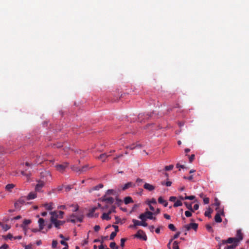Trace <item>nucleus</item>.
<instances>
[{
    "label": "nucleus",
    "instance_id": "obj_61",
    "mask_svg": "<svg viewBox=\"0 0 249 249\" xmlns=\"http://www.w3.org/2000/svg\"><path fill=\"white\" fill-rule=\"evenodd\" d=\"M56 168L58 170L61 171L62 170V164H59L56 165Z\"/></svg>",
    "mask_w": 249,
    "mask_h": 249
},
{
    "label": "nucleus",
    "instance_id": "obj_22",
    "mask_svg": "<svg viewBox=\"0 0 249 249\" xmlns=\"http://www.w3.org/2000/svg\"><path fill=\"white\" fill-rule=\"evenodd\" d=\"M135 186V185H133L132 182H128L127 183L125 184L123 186V187L122 188V189L123 190H125L128 189L129 187H133V186Z\"/></svg>",
    "mask_w": 249,
    "mask_h": 249
},
{
    "label": "nucleus",
    "instance_id": "obj_27",
    "mask_svg": "<svg viewBox=\"0 0 249 249\" xmlns=\"http://www.w3.org/2000/svg\"><path fill=\"white\" fill-rule=\"evenodd\" d=\"M101 218L103 220H109L111 219V217L106 213H104Z\"/></svg>",
    "mask_w": 249,
    "mask_h": 249
},
{
    "label": "nucleus",
    "instance_id": "obj_46",
    "mask_svg": "<svg viewBox=\"0 0 249 249\" xmlns=\"http://www.w3.org/2000/svg\"><path fill=\"white\" fill-rule=\"evenodd\" d=\"M136 146H140V145H137L136 146L134 144H133L132 145H130L127 147V148H129L130 149H134Z\"/></svg>",
    "mask_w": 249,
    "mask_h": 249
},
{
    "label": "nucleus",
    "instance_id": "obj_24",
    "mask_svg": "<svg viewBox=\"0 0 249 249\" xmlns=\"http://www.w3.org/2000/svg\"><path fill=\"white\" fill-rule=\"evenodd\" d=\"M146 213L147 214V219H151V220H156V217L153 216V213L149 212V211H147Z\"/></svg>",
    "mask_w": 249,
    "mask_h": 249
},
{
    "label": "nucleus",
    "instance_id": "obj_36",
    "mask_svg": "<svg viewBox=\"0 0 249 249\" xmlns=\"http://www.w3.org/2000/svg\"><path fill=\"white\" fill-rule=\"evenodd\" d=\"M182 203L180 200H177L174 204V207H177L182 206Z\"/></svg>",
    "mask_w": 249,
    "mask_h": 249
},
{
    "label": "nucleus",
    "instance_id": "obj_53",
    "mask_svg": "<svg viewBox=\"0 0 249 249\" xmlns=\"http://www.w3.org/2000/svg\"><path fill=\"white\" fill-rule=\"evenodd\" d=\"M116 207L114 205H112L109 210L112 212V213H116Z\"/></svg>",
    "mask_w": 249,
    "mask_h": 249
},
{
    "label": "nucleus",
    "instance_id": "obj_62",
    "mask_svg": "<svg viewBox=\"0 0 249 249\" xmlns=\"http://www.w3.org/2000/svg\"><path fill=\"white\" fill-rule=\"evenodd\" d=\"M136 182L138 184V185H139L140 183H141L142 182H143V180L142 179L140 178H138L136 179Z\"/></svg>",
    "mask_w": 249,
    "mask_h": 249
},
{
    "label": "nucleus",
    "instance_id": "obj_26",
    "mask_svg": "<svg viewBox=\"0 0 249 249\" xmlns=\"http://www.w3.org/2000/svg\"><path fill=\"white\" fill-rule=\"evenodd\" d=\"M103 184L102 183L99 184L98 185L94 186L92 189V191H98L99 189L102 188L103 187Z\"/></svg>",
    "mask_w": 249,
    "mask_h": 249
},
{
    "label": "nucleus",
    "instance_id": "obj_31",
    "mask_svg": "<svg viewBox=\"0 0 249 249\" xmlns=\"http://www.w3.org/2000/svg\"><path fill=\"white\" fill-rule=\"evenodd\" d=\"M43 186V184L42 183L37 184L35 188L36 191L39 192Z\"/></svg>",
    "mask_w": 249,
    "mask_h": 249
},
{
    "label": "nucleus",
    "instance_id": "obj_41",
    "mask_svg": "<svg viewBox=\"0 0 249 249\" xmlns=\"http://www.w3.org/2000/svg\"><path fill=\"white\" fill-rule=\"evenodd\" d=\"M192 212L191 211H185V216L187 217H189L190 216H192Z\"/></svg>",
    "mask_w": 249,
    "mask_h": 249
},
{
    "label": "nucleus",
    "instance_id": "obj_34",
    "mask_svg": "<svg viewBox=\"0 0 249 249\" xmlns=\"http://www.w3.org/2000/svg\"><path fill=\"white\" fill-rule=\"evenodd\" d=\"M70 207H72V209L71 210L73 212H76L78 210V206L77 205L71 204V205H70Z\"/></svg>",
    "mask_w": 249,
    "mask_h": 249
},
{
    "label": "nucleus",
    "instance_id": "obj_17",
    "mask_svg": "<svg viewBox=\"0 0 249 249\" xmlns=\"http://www.w3.org/2000/svg\"><path fill=\"white\" fill-rule=\"evenodd\" d=\"M71 169L72 171L78 173L79 174H81V168L76 166L75 165H72L71 166Z\"/></svg>",
    "mask_w": 249,
    "mask_h": 249
},
{
    "label": "nucleus",
    "instance_id": "obj_43",
    "mask_svg": "<svg viewBox=\"0 0 249 249\" xmlns=\"http://www.w3.org/2000/svg\"><path fill=\"white\" fill-rule=\"evenodd\" d=\"M189 227L188 225H185L183 226L181 228V231H189Z\"/></svg>",
    "mask_w": 249,
    "mask_h": 249
},
{
    "label": "nucleus",
    "instance_id": "obj_2",
    "mask_svg": "<svg viewBox=\"0 0 249 249\" xmlns=\"http://www.w3.org/2000/svg\"><path fill=\"white\" fill-rule=\"evenodd\" d=\"M83 215L80 213H72L67 218V221L75 223L83 221Z\"/></svg>",
    "mask_w": 249,
    "mask_h": 249
},
{
    "label": "nucleus",
    "instance_id": "obj_37",
    "mask_svg": "<svg viewBox=\"0 0 249 249\" xmlns=\"http://www.w3.org/2000/svg\"><path fill=\"white\" fill-rule=\"evenodd\" d=\"M168 228L172 231H176V228L175 226L172 224H170L168 225Z\"/></svg>",
    "mask_w": 249,
    "mask_h": 249
},
{
    "label": "nucleus",
    "instance_id": "obj_58",
    "mask_svg": "<svg viewBox=\"0 0 249 249\" xmlns=\"http://www.w3.org/2000/svg\"><path fill=\"white\" fill-rule=\"evenodd\" d=\"M8 248V245L5 244L0 247V249H7Z\"/></svg>",
    "mask_w": 249,
    "mask_h": 249
},
{
    "label": "nucleus",
    "instance_id": "obj_50",
    "mask_svg": "<svg viewBox=\"0 0 249 249\" xmlns=\"http://www.w3.org/2000/svg\"><path fill=\"white\" fill-rule=\"evenodd\" d=\"M203 202L205 204H207L209 203V198L208 197H205L203 198Z\"/></svg>",
    "mask_w": 249,
    "mask_h": 249
},
{
    "label": "nucleus",
    "instance_id": "obj_3",
    "mask_svg": "<svg viewBox=\"0 0 249 249\" xmlns=\"http://www.w3.org/2000/svg\"><path fill=\"white\" fill-rule=\"evenodd\" d=\"M154 113L148 112L146 113H140L138 116V121L141 123L145 122V120L151 118Z\"/></svg>",
    "mask_w": 249,
    "mask_h": 249
},
{
    "label": "nucleus",
    "instance_id": "obj_38",
    "mask_svg": "<svg viewBox=\"0 0 249 249\" xmlns=\"http://www.w3.org/2000/svg\"><path fill=\"white\" fill-rule=\"evenodd\" d=\"M173 167H174V165H172V164L169 165L168 166H165L164 170L165 171H170V170H172Z\"/></svg>",
    "mask_w": 249,
    "mask_h": 249
},
{
    "label": "nucleus",
    "instance_id": "obj_48",
    "mask_svg": "<svg viewBox=\"0 0 249 249\" xmlns=\"http://www.w3.org/2000/svg\"><path fill=\"white\" fill-rule=\"evenodd\" d=\"M157 203V201H156V199L154 198H152V199H151V200L149 201L148 202V204H156Z\"/></svg>",
    "mask_w": 249,
    "mask_h": 249
},
{
    "label": "nucleus",
    "instance_id": "obj_5",
    "mask_svg": "<svg viewBox=\"0 0 249 249\" xmlns=\"http://www.w3.org/2000/svg\"><path fill=\"white\" fill-rule=\"evenodd\" d=\"M135 237L144 241L147 240V236L142 230H139L137 233L135 235Z\"/></svg>",
    "mask_w": 249,
    "mask_h": 249
},
{
    "label": "nucleus",
    "instance_id": "obj_12",
    "mask_svg": "<svg viewBox=\"0 0 249 249\" xmlns=\"http://www.w3.org/2000/svg\"><path fill=\"white\" fill-rule=\"evenodd\" d=\"M159 203L162 204L164 207H166L168 206V202L163 199L162 196H160L158 198Z\"/></svg>",
    "mask_w": 249,
    "mask_h": 249
},
{
    "label": "nucleus",
    "instance_id": "obj_19",
    "mask_svg": "<svg viewBox=\"0 0 249 249\" xmlns=\"http://www.w3.org/2000/svg\"><path fill=\"white\" fill-rule=\"evenodd\" d=\"M132 222L134 224H133V225H130V228H135L137 226H141V221H139L138 220L133 219L132 220Z\"/></svg>",
    "mask_w": 249,
    "mask_h": 249
},
{
    "label": "nucleus",
    "instance_id": "obj_21",
    "mask_svg": "<svg viewBox=\"0 0 249 249\" xmlns=\"http://www.w3.org/2000/svg\"><path fill=\"white\" fill-rule=\"evenodd\" d=\"M133 202L132 198L130 196H126L124 198V203L125 204H128Z\"/></svg>",
    "mask_w": 249,
    "mask_h": 249
},
{
    "label": "nucleus",
    "instance_id": "obj_33",
    "mask_svg": "<svg viewBox=\"0 0 249 249\" xmlns=\"http://www.w3.org/2000/svg\"><path fill=\"white\" fill-rule=\"evenodd\" d=\"M73 185H68L65 187V191L69 192L73 188Z\"/></svg>",
    "mask_w": 249,
    "mask_h": 249
},
{
    "label": "nucleus",
    "instance_id": "obj_63",
    "mask_svg": "<svg viewBox=\"0 0 249 249\" xmlns=\"http://www.w3.org/2000/svg\"><path fill=\"white\" fill-rule=\"evenodd\" d=\"M198 208H199V205L198 204H196L195 205H194V208L193 209L194 211L195 210H198Z\"/></svg>",
    "mask_w": 249,
    "mask_h": 249
},
{
    "label": "nucleus",
    "instance_id": "obj_57",
    "mask_svg": "<svg viewBox=\"0 0 249 249\" xmlns=\"http://www.w3.org/2000/svg\"><path fill=\"white\" fill-rule=\"evenodd\" d=\"M116 204L118 206H119L122 202V201L118 198H117L116 199Z\"/></svg>",
    "mask_w": 249,
    "mask_h": 249
},
{
    "label": "nucleus",
    "instance_id": "obj_30",
    "mask_svg": "<svg viewBox=\"0 0 249 249\" xmlns=\"http://www.w3.org/2000/svg\"><path fill=\"white\" fill-rule=\"evenodd\" d=\"M238 245V243H233L231 245L228 246L226 247V249H235Z\"/></svg>",
    "mask_w": 249,
    "mask_h": 249
},
{
    "label": "nucleus",
    "instance_id": "obj_59",
    "mask_svg": "<svg viewBox=\"0 0 249 249\" xmlns=\"http://www.w3.org/2000/svg\"><path fill=\"white\" fill-rule=\"evenodd\" d=\"M100 229V226L99 225H96L94 227V231H98Z\"/></svg>",
    "mask_w": 249,
    "mask_h": 249
},
{
    "label": "nucleus",
    "instance_id": "obj_64",
    "mask_svg": "<svg viewBox=\"0 0 249 249\" xmlns=\"http://www.w3.org/2000/svg\"><path fill=\"white\" fill-rule=\"evenodd\" d=\"M176 167L178 168H184V166L183 165H180V164H179V163H177L176 164Z\"/></svg>",
    "mask_w": 249,
    "mask_h": 249
},
{
    "label": "nucleus",
    "instance_id": "obj_32",
    "mask_svg": "<svg viewBox=\"0 0 249 249\" xmlns=\"http://www.w3.org/2000/svg\"><path fill=\"white\" fill-rule=\"evenodd\" d=\"M68 239L63 236V249H68L69 246L68 244L65 242V240H68Z\"/></svg>",
    "mask_w": 249,
    "mask_h": 249
},
{
    "label": "nucleus",
    "instance_id": "obj_1",
    "mask_svg": "<svg viewBox=\"0 0 249 249\" xmlns=\"http://www.w3.org/2000/svg\"><path fill=\"white\" fill-rule=\"evenodd\" d=\"M50 213L51 215L50 220L52 224H53L56 228L60 229L62 222L58 220L57 219L62 217V211H54L53 212H51Z\"/></svg>",
    "mask_w": 249,
    "mask_h": 249
},
{
    "label": "nucleus",
    "instance_id": "obj_23",
    "mask_svg": "<svg viewBox=\"0 0 249 249\" xmlns=\"http://www.w3.org/2000/svg\"><path fill=\"white\" fill-rule=\"evenodd\" d=\"M147 214L146 213V212L144 213H142V214H141L138 218L142 220V221H146V219H147Z\"/></svg>",
    "mask_w": 249,
    "mask_h": 249
},
{
    "label": "nucleus",
    "instance_id": "obj_29",
    "mask_svg": "<svg viewBox=\"0 0 249 249\" xmlns=\"http://www.w3.org/2000/svg\"><path fill=\"white\" fill-rule=\"evenodd\" d=\"M184 204L185 205V206L186 207V208L190 211H191V212H194V210L192 208V203H188L186 202H184Z\"/></svg>",
    "mask_w": 249,
    "mask_h": 249
},
{
    "label": "nucleus",
    "instance_id": "obj_10",
    "mask_svg": "<svg viewBox=\"0 0 249 249\" xmlns=\"http://www.w3.org/2000/svg\"><path fill=\"white\" fill-rule=\"evenodd\" d=\"M235 238H236V240H237V241L238 243H239L240 241L242 240L243 236H242V234L241 233V230H237V233H236V237H235Z\"/></svg>",
    "mask_w": 249,
    "mask_h": 249
},
{
    "label": "nucleus",
    "instance_id": "obj_40",
    "mask_svg": "<svg viewBox=\"0 0 249 249\" xmlns=\"http://www.w3.org/2000/svg\"><path fill=\"white\" fill-rule=\"evenodd\" d=\"M161 185H166V186H170L172 185V182L170 181H167L166 182H161Z\"/></svg>",
    "mask_w": 249,
    "mask_h": 249
},
{
    "label": "nucleus",
    "instance_id": "obj_45",
    "mask_svg": "<svg viewBox=\"0 0 249 249\" xmlns=\"http://www.w3.org/2000/svg\"><path fill=\"white\" fill-rule=\"evenodd\" d=\"M31 222V221L30 220L25 219L24 220L23 224L24 225H29V224H30Z\"/></svg>",
    "mask_w": 249,
    "mask_h": 249
},
{
    "label": "nucleus",
    "instance_id": "obj_4",
    "mask_svg": "<svg viewBox=\"0 0 249 249\" xmlns=\"http://www.w3.org/2000/svg\"><path fill=\"white\" fill-rule=\"evenodd\" d=\"M27 197L25 196H22L15 203V207L16 208H19L21 205H23L26 203Z\"/></svg>",
    "mask_w": 249,
    "mask_h": 249
},
{
    "label": "nucleus",
    "instance_id": "obj_6",
    "mask_svg": "<svg viewBox=\"0 0 249 249\" xmlns=\"http://www.w3.org/2000/svg\"><path fill=\"white\" fill-rule=\"evenodd\" d=\"M221 215H224V211L223 210H219L216 213L214 217V220L216 223H220L222 221Z\"/></svg>",
    "mask_w": 249,
    "mask_h": 249
},
{
    "label": "nucleus",
    "instance_id": "obj_11",
    "mask_svg": "<svg viewBox=\"0 0 249 249\" xmlns=\"http://www.w3.org/2000/svg\"><path fill=\"white\" fill-rule=\"evenodd\" d=\"M94 167V166H89V164H86L81 168V173L86 172L89 169L93 168Z\"/></svg>",
    "mask_w": 249,
    "mask_h": 249
},
{
    "label": "nucleus",
    "instance_id": "obj_54",
    "mask_svg": "<svg viewBox=\"0 0 249 249\" xmlns=\"http://www.w3.org/2000/svg\"><path fill=\"white\" fill-rule=\"evenodd\" d=\"M21 174L23 176H26L28 178L30 176V174L26 173L25 171H21Z\"/></svg>",
    "mask_w": 249,
    "mask_h": 249
},
{
    "label": "nucleus",
    "instance_id": "obj_55",
    "mask_svg": "<svg viewBox=\"0 0 249 249\" xmlns=\"http://www.w3.org/2000/svg\"><path fill=\"white\" fill-rule=\"evenodd\" d=\"M206 229L210 232L213 231V229H212V227L209 225H207L206 226Z\"/></svg>",
    "mask_w": 249,
    "mask_h": 249
},
{
    "label": "nucleus",
    "instance_id": "obj_35",
    "mask_svg": "<svg viewBox=\"0 0 249 249\" xmlns=\"http://www.w3.org/2000/svg\"><path fill=\"white\" fill-rule=\"evenodd\" d=\"M109 246L112 249H118V247L116 246V243L114 242H111Z\"/></svg>",
    "mask_w": 249,
    "mask_h": 249
},
{
    "label": "nucleus",
    "instance_id": "obj_14",
    "mask_svg": "<svg viewBox=\"0 0 249 249\" xmlns=\"http://www.w3.org/2000/svg\"><path fill=\"white\" fill-rule=\"evenodd\" d=\"M26 197L27 200L33 199L36 197V194L35 192H30Z\"/></svg>",
    "mask_w": 249,
    "mask_h": 249
},
{
    "label": "nucleus",
    "instance_id": "obj_47",
    "mask_svg": "<svg viewBox=\"0 0 249 249\" xmlns=\"http://www.w3.org/2000/svg\"><path fill=\"white\" fill-rule=\"evenodd\" d=\"M180 234V231H178L173 237V239H177L178 238L179 235Z\"/></svg>",
    "mask_w": 249,
    "mask_h": 249
},
{
    "label": "nucleus",
    "instance_id": "obj_15",
    "mask_svg": "<svg viewBox=\"0 0 249 249\" xmlns=\"http://www.w3.org/2000/svg\"><path fill=\"white\" fill-rule=\"evenodd\" d=\"M186 225H188L189 227V230L193 229L195 231H196L198 228V224L195 223H191L189 224H186Z\"/></svg>",
    "mask_w": 249,
    "mask_h": 249
},
{
    "label": "nucleus",
    "instance_id": "obj_16",
    "mask_svg": "<svg viewBox=\"0 0 249 249\" xmlns=\"http://www.w3.org/2000/svg\"><path fill=\"white\" fill-rule=\"evenodd\" d=\"M35 158V164H40L42 162L43 159L40 156L36 155Z\"/></svg>",
    "mask_w": 249,
    "mask_h": 249
},
{
    "label": "nucleus",
    "instance_id": "obj_9",
    "mask_svg": "<svg viewBox=\"0 0 249 249\" xmlns=\"http://www.w3.org/2000/svg\"><path fill=\"white\" fill-rule=\"evenodd\" d=\"M143 188L149 191H152L155 189V187L154 186L148 183H144Z\"/></svg>",
    "mask_w": 249,
    "mask_h": 249
},
{
    "label": "nucleus",
    "instance_id": "obj_20",
    "mask_svg": "<svg viewBox=\"0 0 249 249\" xmlns=\"http://www.w3.org/2000/svg\"><path fill=\"white\" fill-rule=\"evenodd\" d=\"M212 211H213L211 208H210V207L208 208L205 212V213H204L205 216L208 217H211Z\"/></svg>",
    "mask_w": 249,
    "mask_h": 249
},
{
    "label": "nucleus",
    "instance_id": "obj_42",
    "mask_svg": "<svg viewBox=\"0 0 249 249\" xmlns=\"http://www.w3.org/2000/svg\"><path fill=\"white\" fill-rule=\"evenodd\" d=\"M14 236H13V235L11 233H8L5 237V239H14Z\"/></svg>",
    "mask_w": 249,
    "mask_h": 249
},
{
    "label": "nucleus",
    "instance_id": "obj_44",
    "mask_svg": "<svg viewBox=\"0 0 249 249\" xmlns=\"http://www.w3.org/2000/svg\"><path fill=\"white\" fill-rule=\"evenodd\" d=\"M57 245V241L53 240L52 242V248L54 249L56 247Z\"/></svg>",
    "mask_w": 249,
    "mask_h": 249
},
{
    "label": "nucleus",
    "instance_id": "obj_60",
    "mask_svg": "<svg viewBox=\"0 0 249 249\" xmlns=\"http://www.w3.org/2000/svg\"><path fill=\"white\" fill-rule=\"evenodd\" d=\"M176 196H172L170 197V198H169V200L172 202H174L176 201Z\"/></svg>",
    "mask_w": 249,
    "mask_h": 249
},
{
    "label": "nucleus",
    "instance_id": "obj_18",
    "mask_svg": "<svg viewBox=\"0 0 249 249\" xmlns=\"http://www.w3.org/2000/svg\"><path fill=\"white\" fill-rule=\"evenodd\" d=\"M53 203H45L43 205V206L45 207V209L49 211L52 210L53 208Z\"/></svg>",
    "mask_w": 249,
    "mask_h": 249
},
{
    "label": "nucleus",
    "instance_id": "obj_49",
    "mask_svg": "<svg viewBox=\"0 0 249 249\" xmlns=\"http://www.w3.org/2000/svg\"><path fill=\"white\" fill-rule=\"evenodd\" d=\"M125 241H126V239L125 238H121V245H120L122 247H124Z\"/></svg>",
    "mask_w": 249,
    "mask_h": 249
},
{
    "label": "nucleus",
    "instance_id": "obj_39",
    "mask_svg": "<svg viewBox=\"0 0 249 249\" xmlns=\"http://www.w3.org/2000/svg\"><path fill=\"white\" fill-rule=\"evenodd\" d=\"M116 236V231L112 232L110 235L109 239L113 240Z\"/></svg>",
    "mask_w": 249,
    "mask_h": 249
},
{
    "label": "nucleus",
    "instance_id": "obj_7",
    "mask_svg": "<svg viewBox=\"0 0 249 249\" xmlns=\"http://www.w3.org/2000/svg\"><path fill=\"white\" fill-rule=\"evenodd\" d=\"M102 201L105 202L106 203H107V204H113L114 202V199L113 197H106V195L104 196L102 198Z\"/></svg>",
    "mask_w": 249,
    "mask_h": 249
},
{
    "label": "nucleus",
    "instance_id": "obj_25",
    "mask_svg": "<svg viewBox=\"0 0 249 249\" xmlns=\"http://www.w3.org/2000/svg\"><path fill=\"white\" fill-rule=\"evenodd\" d=\"M38 223L40 230H42L44 227V220L43 218H39L38 220Z\"/></svg>",
    "mask_w": 249,
    "mask_h": 249
},
{
    "label": "nucleus",
    "instance_id": "obj_28",
    "mask_svg": "<svg viewBox=\"0 0 249 249\" xmlns=\"http://www.w3.org/2000/svg\"><path fill=\"white\" fill-rule=\"evenodd\" d=\"M15 187L14 184H8L6 185L5 189L9 192H11L12 189Z\"/></svg>",
    "mask_w": 249,
    "mask_h": 249
},
{
    "label": "nucleus",
    "instance_id": "obj_56",
    "mask_svg": "<svg viewBox=\"0 0 249 249\" xmlns=\"http://www.w3.org/2000/svg\"><path fill=\"white\" fill-rule=\"evenodd\" d=\"M141 226L145 227L147 226V224L145 222V221H142Z\"/></svg>",
    "mask_w": 249,
    "mask_h": 249
},
{
    "label": "nucleus",
    "instance_id": "obj_13",
    "mask_svg": "<svg viewBox=\"0 0 249 249\" xmlns=\"http://www.w3.org/2000/svg\"><path fill=\"white\" fill-rule=\"evenodd\" d=\"M110 155H107V153H103L101 154L97 159L98 160H101L103 162H105L106 160V159L109 157Z\"/></svg>",
    "mask_w": 249,
    "mask_h": 249
},
{
    "label": "nucleus",
    "instance_id": "obj_51",
    "mask_svg": "<svg viewBox=\"0 0 249 249\" xmlns=\"http://www.w3.org/2000/svg\"><path fill=\"white\" fill-rule=\"evenodd\" d=\"M114 191L113 189H108L107 191L106 195H110L112 194Z\"/></svg>",
    "mask_w": 249,
    "mask_h": 249
},
{
    "label": "nucleus",
    "instance_id": "obj_52",
    "mask_svg": "<svg viewBox=\"0 0 249 249\" xmlns=\"http://www.w3.org/2000/svg\"><path fill=\"white\" fill-rule=\"evenodd\" d=\"M195 156L194 154H192L190 156V157H189V162H192L193 161V160L195 159Z\"/></svg>",
    "mask_w": 249,
    "mask_h": 249
},
{
    "label": "nucleus",
    "instance_id": "obj_8",
    "mask_svg": "<svg viewBox=\"0 0 249 249\" xmlns=\"http://www.w3.org/2000/svg\"><path fill=\"white\" fill-rule=\"evenodd\" d=\"M237 240H236V238H235L234 237H230L226 240H223L222 244H225L227 243H228V244L233 243H233H238Z\"/></svg>",
    "mask_w": 249,
    "mask_h": 249
}]
</instances>
